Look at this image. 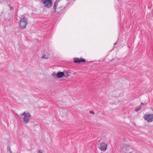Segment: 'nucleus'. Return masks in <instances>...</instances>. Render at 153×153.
I'll use <instances>...</instances> for the list:
<instances>
[{"label": "nucleus", "mask_w": 153, "mask_h": 153, "mask_svg": "<svg viewBox=\"0 0 153 153\" xmlns=\"http://www.w3.org/2000/svg\"><path fill=\"white\" fill-rule=\"evenodd\" d=\"M22 116H24V117L23 118V122L25 123H27L31 119V116L30 113L29 112H24L22 114H20Z\"/></svg>", "instance_id": "1"}, {"label": "nucleus", "mask_w": 153, "mask_h": 153, "mask_svg": "<svg viewBox=\"0 0 153 153\" xmlns=\"http://www.w3.org/2000/svg\"><path fill=\"white\" fill-rule=\"evenodd\" d=\"M23 16L22 19H21L19 22L20 27L22 29H23L26 27L27 24V19L25 18V16Z\"/></svg>", "instance_id": "2"}, {"label": "nucleus", "mask_w": 153, "mask_h": 153, "mask_svg": "<svg viewBox=\"0 0 153 153\" xmlns=\"http://www.w3.org/2000/svg\"><path fill=\"white\" fill-rule=\"evenodd\" d=\"M144 119L148 122L150 123L153 121V114H148L144 116Z\"/></svg>", "instance_id": "3"}, {"label": "nucleus", "mask_w": 153, "mask_h": 153, "mask_svg": "<svg viewBox=\"0 0 153 153\" xmlns=\"http://www.w3.org/2000/svg\"><path fill=\"white\" fill-rule=\"evenodd\" d=\"M42 2L47 8L50 7L52 5L53 2L51 0H41Z\"/></svg>", "instance_id": "4"}, {"label": "nucleus", "mask_w": 153, "mask_h": 153, "mask_svg": "<svg viewBox=\"0 0 153 153\" xmlns=\"http://www.w3.org/2000/svg\"><path fill=\"white\" fill-rule=\"evenodd\" d=\"M85 59L80 58L79 59L78 58H74V63L77 64H79L82 62H85Z\"/></svg>", "instance_id": "5"}, {"label": "nucleus", "mask_w": 153, "mask_h": 153, "mask_svg": "<svg viewBox=\"0 0 153 153\" xmlns=\"http://www.w3.org/2000/svg\"><path fill=\"white\" fill-rule=\"evenodd\" d=\"M99 148L101 150L105 151L107 149V145L105 143H102L100 144Z\"/></svg>", "instance_id": "6"}, {"label": "nucleus", "mask_w": 153, "mask_h": 153, "mask_svg": "<svg viewBox=\"0 0 153 153\" xmlns=\"http://www.w3.org/2000/svg\"><path fill=\"white\" fill-rule=\"evenodd\" d=\"M58 2H59V1H56L55 2V3H54V4L53 8H54V12H57V13H60V11H59V10L56 11V7H57V6L58 5Z\"/></svg>", "instance_id": "7"}, {"label": "nucleus", "mask_w": 153, "mask_h": 153, "mask_svg": "<svg viewBox=\"0 0 153 153\" xmlns=\"http://www.w3.org/2000/svg\"><path fill=\"white\" fill-rule=\"evenodd\" d=\"M64 76V73L62 72H59L57 74V77L58 78H61Z\"/></svg>", "instance_id": "8"}, {"label": "nucleus", "mask_w": 153, "mask_h": 153, "mask_svg": "<svg viewBox=\"0 0 153 153\" xmlns=\"http://www.w3.org/2000/svg\"><path fill=\"white\" fill-rule=\"evenodd\" d=\"M64 76L65 77V78L68 77L71 75V73L68 71H65Z\"/></svg>", "instance_id": "9"}, {"label": "nucleus", "mask_w": 153, "mask_h": 153, "mask_svg": "<svg viewBox=\"0 0 153 153\" xmlns=\"http://www.w3.org/2000/svg\"><path fill=\"white\" fill-rule=\"evenodd\" d=\"M61 111L65 115H66L67 114V111L65 108L62 109Z\"/></svg>", "instance_id": "10"}, {"label": "nucleus", "mask_w": 153, "mask_h": 153, "mask_svg": "<svg viewBox=\"0 0 153 153\" xmlns=\"http://www.w3.org/2000/svg\"><path fill=\"white\" fill-rule=\"evenodd\" d=\"M143 105V102H141V105L135 108V111H137L140 110L141 108V105Z\"/></svg>", "instance_id": "11"}, {"label": "nucleus", "mask_w": 153, "mask_h": 153, "mask_svg": "<svg viewBox=\"0 0 153 153\" xmlns=\"http://www.w3.org/2000/svg\"><path fill=\"white\" fill-rule=\"evenodd\" d=\"M63 9V7H59L57 10H56V11L59 10L60 11V12Z\"/></svg>", "instance_id": "12"}, {"label": "nucleus", "mask_w": 153, "mask_h": 153, "mask_svg": "<svg viewBox=\"0 0 153 153\" xmlns=\"http://www.w3.org/2000/svg\"><path fill=\"white\" fill-rule=\"evenodd\" d=\"M57 74L56 73H53L52 74V76L53 77H55L56 76L57 77Z\"/></svg>", "instance_id": "13"}, {"label": "nucleus", "mask_w": 153, "mask_h": 153, "mask_svg": "<svg viewBox=\"0 0 153 153\" xmlns=\"http://www.w3.org/2000/svg\"><path fill=\"white\" fill-rule=\"evenodd\" d=\"M42 58L45 59H47L48 58L47 57H46V56L45 55H43L42 57Z\"/></svg>", "instance_id": "14"}, {"label": "nucleus", "mask_w": 153, "mask_h": 153, "mask_svg": "<svg viewBox=\"0 0 153 153\" xmlns=\"http://www.w3.org/2000/svg\"><path fill=\"white\" fill-rule=\"evenodd\" d=\"M90 113L91 114H94V112L93 111H90Z\"/></svg>", "instance_id": "15"}, {"label": "nucleus", "mask_w": 153, "mask_h": 153, "mask_svg": "<svg viewBox=\"0 0 153 153\" xmlns=\"http://www.w3.org/2000/svg\"><path fill=\"white\" fill-rule=\"evenodd\" d=\"M10 10H13V7L11 6L10 7Z\"/></svg>", "instance_id": "16"}, {"label": "nucleus", "mask_w": 153, "mask_h": 153, "mask_svg": "<svg viewBox=\"0 0 153 153\" xmlns=\"http://www.w3.org/2000/svg\"><path fill=\"white\" fill-rule=\"evenodd\" d=\"M38 153H42V151L41 150H39L38 152Z\"/></svg>", "instance_id": "17"}, {"label": "nucleus", "mask_w": 153, "mask_h": 153, "mask_svg": "<svg viewBox=\"0 0 153 153\" xmlns=\"http://www.w3.org/2000/svg\"><path fill=\"white\" fill-rule=\"evenodd\" d=\"M10 153H12V152L11 151L10 149Z\"/></svg>", "instance_id": "18"}, {"label": "nucleus", "mask_w": 153, "mask_h": 153, "mask_svg": "<svg viewBox=\"0 0 153 153\" xmlns=\"http://www.w3.org/2000/svg\"><path fill=\"white\" fill-rule=\"evenodd\" d=\"M116 44H117V43L116 42L115 43H114V46H115Z\"/></svg>", "instance_id": "19"}, {"label": "nucleus", "mask_w": 153, "mask_h": 153, "mask_svg": "<svg viewBox=\"0 0 153 153\" xmlns=\"http://www.w3.org/2000/svg\"><path fill=\"white\" fill-rule=\"evenodd\" d=\"M76 73H74V74H76Z\"/></svg>", "instance_id": "20"}, {"label": "nucleus", "mask_w": 153, "mask_h": 153, "mask_svg": "<svg viewBox=\"0 0 153 153\" xmlns=\"http://www.w3.org/2000/svg\"><path fill=\"white\" fill-rule=\"evenodd\" d=\"M131 153V152H130V153Z\"/></svg>", "instance_id": "21"}]
</instances>
